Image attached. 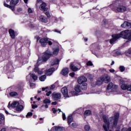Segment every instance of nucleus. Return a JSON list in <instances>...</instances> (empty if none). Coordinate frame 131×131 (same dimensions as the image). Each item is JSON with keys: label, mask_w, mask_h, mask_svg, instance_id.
<instances>
[{"label": "nucleus", "mask_w": 131, "mask_h": 131, "mask_svg": "<svg viewBox=\"0 0 131 131\" xmlns=\"http://www.w3.org/2000/svg\"><path fill=\"white\" fill-rule=\"evenodd\" d=\"M102 81L105 83H108L110 82V77L107 74H105L101 77Z\"/></svg>", "instance_id": "nucleus-10"}, {"label": "nucleus", "mask_w": 131, "mask_h": 131, "mask_svg": "<svg viewBox=\"0 0 131 131\" xmlns=\"http://www.w3.org/2000/svg\"><path fill=\"white\" fill-rule=\"evenodd\" d=\"M24 108V106H23V105H20L18 106L16 108V111H22V110H23V108Z\"/></svg>", "instance_id": "nucleus-30"}, {"label": "nucleus", "mask_w": 131, "mask_h": 131, "mask_svg": "<svg viewBox=\"0 0 131 131\" xmlns=\"http://www.w3.org/2000/svg\"><path fill=\"white\" fill-rule=\"evenodd\" d=\"M103 82H103V80L102 79V78L100 77V78L97 80V81L96 82V84H97L98 85H100V84H102L103 83Z\"/></svg>", "instance_id": "nucleus-28"}, {"label": "nucleus", "mask_w": 131, "mask_h": 131, "mask_svg": "<svg viewBox=\"0 0 131 131\" xmlns=\"http://www.w3.org/2000/svg\"><path fill=\"white\" fill-rule=\"evenodd\" d=\"M69 72V70H68V68H64L62 70L61 74H62V75H63L64 76H66V75L68 74Z\"/></svg>", "instance_id": "nucleus-17"}, {"label": "nucleus", "mask_w": 131, "mask_h": 131, "mask_svg": "<svg viewBox=\"0 0 131 131\" xmlns=\"http://www.w3.org/2000/svg\"><path fill=\"white\" fill-rule=\"evenodd\" d=\"M9 33L11 37L14 39L15 38V31H14V30L12 29H9Z\"/></svg>", "instance_id": "nucleus-19"}, {"label": "nucleus", "mask_w": 131, "mask_h": 131, "mask_svg": "<svg viewBox=\"0 0 131 131\" xmlns=\"http://www.w3.org/2000/svg\"><path fill=\"white\" fill-rule=\"evenodd\" d=\"M39 42L41 44V46L42 48H45V47H46L48 45V38H41L39 40Z\"/></svg>", "instance_id": "nucleus-12"}, {"label": "nucleus", "mask_w": 131, "mask_h": 131, "mask_svg": "<svg viewBox=\"0 0 131 131\" xmlns=\"http://www.w3.org/2000/svg\"><path fill=\"white\" fill-rule=\"evenodd\" d=\"M41 4V0H37V3L36 4V7H38V4Z\"/></svg>", "instance_id": "nucleus-39"}, {"label": "nucleus", "mask_w": 131, "mask_h": 131, "mask_svg": "<svg viewBox=\"0 0 131 131\" xmlns=\"http://www.w3.org/2000/svg\"><path fill=\"white\" fill-rule=\"evenodd\" d=\"M24 1L25 4H27V3H28V0H24Z\"/></svg>", "instance_id": "nucleus-60"}, {"label": "nucleus", "mask_w": 131, "mask_h": 131, "mask_svg": "<svg viewBox=\"0 0 131 131\" xmlns=\"http://www.w3.org/2000/svg\"><path fill=\"white\" fill-rule=\"evenodd\" d=\"M77 81L79 84H83V83H85L88 81V79L85 77L82 76L78 78Z\"/></svg>", "instance_id": "nucleus-7"}, {"label": "nucleus", "mask_w": 131, "mask_h": 131, "mask_svg": "<svg viewBox=\"0 0 131 131\" xmlns=\"http://www.w3.org/2000/svg\"><path fill=\"white\" fill-rule=\"evenodd\" d=\"M55 88H56V86L55 85V84H53L51 86L50 89L54 90V89H55Z\"/></svg>", "instance_id": "nucleus-47"}, {"label": "nucleus", "mask_w": 131, "mask_h": 131, "mask_svg": "<svg viewBox=\"0 0 131 131\" xmlns=\"http://www.w3.org/2000/svg\"><path fill=\"white\" fill-rule=\"evenodd\" d=\"M57 104V102L55 101V102H52V105H56Z\"/></svg>", "instance_id": "nucleus-58"}, {"label": "nucleus", "mask_w": 131, "mask_h": 131, "mask_svg": "<svg viewBox=\"0 0 131 131\" xmlns=\"http://www.w3.org/2000/svg\"><path fill=\"white\" fill-rule=\"evenodd\" d=\"M119 115H117V116L115 117H112L110 118L109 121L107 120L105 116H103V119L104 122L103 124V128L104 131H109V125H110V123H112V125L113 127H116L117 126V123L118 121V117Z\"/></svg>", "instance_id": "nucleus-1"}, {"label": "nucleus", "mask_w": 131, "mask_h": 131, "mask_svg": "<svg viewBox=\"0 0 131 131\" xmlns=\"http://www.w3.org/2000/svg\"><path fill=\"white\" fill-rule=\"evenodd\" d=\"M123 28H131V23L127 21H124L123 24L121 25Z\"/></svg>", "instance_id": "nucleus-14"}, {"label": "nucleus", "mask_w": 131, "mask_h": 131, "mask_svg": "<svg viewBox=\"0 0 131 131\" xmlns=\"http://www.w3.org/2000/svg\"><path fill=\"white\" fill-rule=\"evenodd\" d=\"M92 114V111L90 110H86L84 113V116L86 117V116H90Z\"/></svg>", "instance_id": "nucleus-23"}, {"label": "nucleus", "mask_w": 131, "mask_h": 131, "mask_svg": "<svg viewBox=\"0 0 131 131\" xmlns=\"http://www.w3.org/2000/svg\"><path fill=\"white\" fill-rule=\"evenodd\" d=\"M20 105V103L18 101H14L13 102L11 105V102H9L8 105V108L9 109H11V108H16V107H17Z\"/></svg>", "instance_id": "nucleus-9"}, {"label": "nucleus", "mask_w": 131, "mask_h": 131, "mask_svg": "<svg viewBox=\"0 0 131 131\" xmlns=\"http://www.w3.org/2000/svg\"><path fill=\"white\" fill-rule=\"evenodd\" d=\"M46 89H48V87H46V88H42V92H45V91H46Z\"/></svg>", "instance_id": "nucleus-59"}, {"label": "nucleus", "mask_w": 131, "mask_h": 131, "mask_svg": "<svg viewBox=\"0 0 131 131\" xmlns=\"http://www.w3.org/2000/svg\"><path fill=\"white\" fill-rule=\"evenodd\" d=\"M75 91H76L77 93H80V92H81V87H80V85H76L75 88Z\"/></svg>", "instance_id": "nucleus-22"}, {"label": "nucleus", "mask_w": 131, "mask_h": 131, "mask_svg": "<svg viewBox=\"0 0 131 131\" xmlns=\"http://www.w3.org/2000/svg\"><path fill=\"white\" fill-rule=\"evenodd\" d=\"M42 106H43V108L45 109H47V108H49V105H48V104H43Z\"/></svg>", "instance_id": "nucleus-46"}, {"label": "nucleus", "mask_w": 131, "mask_h": 131, "mask_svg": "<svg viewBox=\"0 0 131 131\" xmlns=\"http://www.w3.org/2000/svg\"><path fill=\"white\" fill-rule=\"evenodd\" d=\"M55 32H57L58 33H61V32H60L59 30L56 29L54 30Z\"/></svg>", "instance_id": "nucleus-56"}, {"label": "nucleus", "mask_w": 131, "mask_h": 131, "mask_svg": "<svg viewBox=\"0 0 131 131\" xmlns=\"http://www.w3.org/2000/svg\"><path fill=\"white\" fill-rule=\"evenodd\" d=\"M28 12L29 13H32V9H31L30 8H28Z\"/></svg>", "instance_id": "nucleus-54"}, {"label": "nucleus", "mask_w": 131, "mask_h": 131, "mask_svg": "<svg viewBox=\"0 0 131 131\" xmlns=\"http://www.w3.org/2000/svg\"><path fill=\"white\" fill-rule=\"evenodd\" d=\"M34 71L35 72H37L39 75H41V74H43V71L42 70H39L38 67H35V68L34 69Z\"/></svg>", "instance_id": "nucleus-18"}, {"label": "nucleus", "mask_w": 131, "mask_h": 131, "mask_svg": "<svg viewBox=\"0 0 131 131\" xmlns=\"http://www.w3.org/2000/svg\"><path fill=\"white\" fill-rule=\"evenodd\" d=\"M47 78V76L45 75L41 76L39 78V79L40 81H45Z\"/></svg>", "instance_id": "nucleus-27"}, {"label": "nucleus", "mask_w": 131, "mask_h": 131, "mask_svg": "<svg viewBox=\"0 0 131 131\" xmlns=\"http://www.w3.org/2000/svg\"><path fill=\"white\" fill-rule=\"evenodd\" d=\"M130 30H126L125 31H122L119 34H115L112 35L113 38L111 39L110 41V43H113L115 42L118 38H120V37H122L123 38H127L128 37V34L130 33Z\"/></svg>", "instance_id": "nucleus-2"}, {"label": "nucleus", "mask_w": 131, "mask_h": 131, "mask_svg": "<svg viewBox=\"0 0 131 131\" xmlns=\"http://www.w3.org/2000/svg\"><path fill=\"white\" fill-rule=\"evenodd\" d=\"M71 93L73 96H75V95H76V92L75 91H72Z\"/></svg>", "instance_id": "nucleus-52"}, {"label": "nucleus", "mask_w": 131, "mask_h": 131, "mask_svg": "<svg viewBox=\"0 0 131 131\" xmlns=\"http://www.w3.org/2000/svg\"><path fill=\"white\" fill-rule=\"evenodd\" d=\"M52 111L53 113H54L55 114L56 112H57L58 110H56V108H52Z\"/></svg>", "instance_id": "nucleus-40"}, {"label": "nucleus", "mask_w": 131, "mask_h": 131, "mask_svg": "<svg viewBox=\"0 0 131 131\" xmlns=\"http://www.w3.org/2000/svg\"><path fill=\"white\" fill-rule=\"evenodd\" d=\"M52 56H53V54H52L51 51H50V50H47L44 53V54L42 57V62H46V61H48Z\"/></svg>", "instance_id": "nucleus-4"}, {"label": "nucleus", "mask_w": 131, "mask_h": 131, "mask_svg": "<svg viewBox=\"0 0 131 131\" xmlns=\"http://www.w3.org/2000/svg\"><path fill=\"white\" fill-rule=\"evenodd\" d=\"M40 111H41V112L45 111V108L43 107V106H41L40 107Z\"/></svg>", "instance_id": "nucleus-49"}, {"label": "nucleus", "mask_w": 131, "mask_h": 131, "mask_svg": "<svg viewBox=\"0 0 131 131\" xmlns=\"http://www.w3.org/2000/svg\"><path fill=\"white\" fill-rule=\"evenodd\" d=\"M87 85L88 84H86V83H83L81 87V90H82L83 91L86 90L88 89Z\"/></svg>", "instance_id": "nucleus-26"}, {"label": "nucleus", "mask_w": 131, "mask_h": 131, "mask_svg": "<svg viewBox=\"0 0 131 131\" xmlns=\"http://www.w3.org/2000/svg\"><path fill=\"white\" fill-rule=\"evenodd\" d=\"M70 67H71V70H72L73 71L76 72L77 71V70H78V68L75 67V66H74L73 63H72L71 64Z\"/></svg>", "instance_id": "nucleus-21"}, {"label": "nucleus", "mask_w": 131, "mask_h": 131, "mask_svg": "<svg viewBox=\"0 0 131 131\" xmlns=\"http://www.w3.org/2000/svg\"><path fill=\"white\" fill-rule=\"evenodd\" d=\"M62 119L63 120H65V119H66V115L64 113H62Z\"/></svg>", "instance_id": "nucleus-43"}, {"label": "nucleus", "mask_w": 131, "mask_h": 131, "mask_svg": "<svg viewBox=\"0 0 131 131\" xmlns=\"http://www.w3.org/2000/svg\"><path fill=\"white\" fill-rule=\"evenodd\" d=\"M35 108H37V105H32L33 109H35Z\"/></svg>", "instance_id": "nucleus-57"}, {"label": "nucleus", "mask_w": 131, "mask_h": 131, "mask_svg": "<svg viewBox=\"0 0 131 131\" xmlns=\"http://www.w3.org/2000/svg\"><path fill=\"white\" fill-rule=\"evenodd\" d=\"M111 65H112H112H114V61H113L112 62Z\"/></svg>", "instance_id": "nucleus-62"}, {"label": "nucleus", "mask_w": 131, "mask_h": 131, "mask_svg": "<svg viewBox=\"0 0 131 131\" xmlns=\"http://www.w3.org/2000/svg\"><path fill=\"white\" fill-rule=\"evenodd\" d=\"M39 62H40V60H39V59H38L37 64H38V63H39Z\"/></svg>", "instance_id": "nucleus-63"}, {"label": "nucleus", "mask_w": 131, "mask_h": 131, "mask_svg": "<svg viewBox=\"0 0 131 131\" xmlns=\"http://www.w3.org/2000/svg\"><path fill=\"white\" fill-rule=\"evenodd\" d=\"M5 123V117L3 115H0V124Z\"/></svg>", "instance_id": "nucleus-24"}, {"label": "nucleus", "mask_w": 131, "mask_h": 131, "mask_svg": "<svg viewBox=\"0 0 131 131\" xmlns=\"http://www.w3.org/2000/svg\"><path fill=\"white\" fill-rule=\"evenodd\" d=\"M87 66H93V62L91 61H89L86 63Z\"/></svg>", "instance_id": "nucleus-38"}, {"label": "nucleus", "mask_w": 131, "mask_h": 131, "mask_svg": "<svg viewBox=\"0 0 131 131\" xmlns=\"http://www.w3.org/2000/svg\"><path fill=\"white\" fill-rule=\"evenodd\" d=\"M30 86H34V85H35V84L33 83H30Z\"/></svg>", "instance_id": "nucleus-55"}, {"label": "nucleus", "mask_w": 131, "mask_h": 131, "mask_svg": "<svg viewBox=\"0 0 131 131\" xmlns=\"http://www.w3.org/2000/svg\"><path fill=\"white\" fill-rule=\"evenodd\" d=\"M72 121H73V118H72V116H69V117H68V122L69 124H70V123H71Z\"/></svg>", "instance_id": "nucleus-31"}, {"label": "nucleus", "mask_w": 131, "mask_h": 131, "mask_svg": "<svg viewBox=\"0 0 131 131\" xmlns=\"http://www.w3.org/2000/svg\"><path fill=\"white\" fill-rule=\"evenodd\" d=\"M43 103L44 104H50L51 103V100L49 99H46L43 100Z\"/></svg>", "instance_id": "nucleus-33"}, {"label": "nucleus", "mask_w": 131, "mask_h": 131, "mask_svg": "<svg viewBox=\"0 0 131 131\" xmlns=\"http://www.w3.org/2000/svg\"><path fill=\"white\" fill-rule=\"evenodd\" d=\"M126 7L122 5L118 6L116 7V9H115V12L117 13H124V12H126Z\"/></svg>", "instance_id": "nucleus-5"}, {"label": "nucleus", "mask_w": 131, "mask_h": 131, "mask_svg": "<svg viewBox=\"0 0 131 131\" xmlns=\"http://www.w3.org/2000/svg\"><path fill=\"white\" fill-rule=\"evenodd\" d=\"M101 92H96V94H97L98 95H99V94H100Z\"/></svg>", "instance_id": "nucleus-64"}, {"label": "nucleus", "mask_w": 131, "mask_h": 131, "mask_svg": "<svg viewBox=\"0 0 131 131\" xmlns=\"http://www.w3.org/2000/svg\"><path fill=\"white\" fill-rule=\"evenodd\" d=\"M39 10L42 11L43 12H46L48 10V8L47 7V4L46 3H42L39 7Z\"/></svg>", "instance_id": "nucleus-13"}, {"label": "nucleus", "mask_w": 131, "mask_h": 131, "mask_svg": "<svg viewBox=\"0 0 131 131\" xmlns=\"http://www.w3.org/2000/svg\"><path fill=\"white\" fill-rule=\"evenodd\" d=\"M55 129V131H62L63 130V128L62 127L60 126H54L52 127V130Z\"/></svg>", "instance_id": "nucleus-20"}, {"label": "nucleus", "mask_w": 131, "mask_h": 131, "mask_svg": "<svg viewBox=\"0 0 131 131\" xmlns=\"http://www.w3.org/2000/svg\"><path fill=\"white\" fill-rule=\"evenodd\" d=\"M110 72H111V73H114V72H115V70H114V69H110Z\"/></svg>", "instance_id": "nucleus-53"}, {"label": "nucleus", "mask_w": 131, "mask_h": 131, "mask_svg": "<svg viewBox=\"0 0 131 131\" xmlns=\"http://www.w3.org/2000/svg\"><path fill=\"white\" fill-rule=\"evenodd\" d=\"M39 20L42 23H48V18L43 15H41L39 16Z\"/></svg>", "instance_id": "nucleus-15"}, {"label": "nucleus", "mask_w": 131, "mask_h": 131, "mask_svg": "<svg viewBox=\"0 0 131 131\" xmlns=\"http://www.w3.org/2000/svg\"><path fill=\"white\" fill-rule=\"evenodd\" d=\"M28 116H32V113L31 112L28 113L27 115H26V117H28Z\"/></svg>", "instance_id": "nucleus-42"}, {"label": "nucleus", "mask_w": 131, "mask_h": 131, "mask_svg": "<svg viewBox=\"0 0 131 131\" xmlns=\"http://www.w3.org/2000/svg\"><path fill=\"white\" fill-rule=\"evenodd\" d=\"M59 59H55L54 60V63H53V65H56L57 64H59Z\"/></svg>", "instance_id": "nucleus-36"}, {"label": "nucleus", "mask_w": 131, "mask_h": 131, "mask_svg": "<svg viewBox=\"0 0 131 131\" xmlns=\"http://www.w3.org/2000/svg\"><path fill=\"white\" fill-rule=\"evenodd\" d=\"M128 87V85H127L126 84H122L121 86V88L122 90H123L124 91H125L126 90H127Z\"/></svg>", "instance_id": "nucleus-29"}, {"label": "nucleus", "mask_w": 131, "mask_h": 131, "mask_svg": "<svg viewBox=\"0 0 131 131\" xmlns=\"http://www.w3.org/2000/svg\"><path fill=\"white\" fill-rule=\"evenodd\" d=\"M59 53V48H57L53 49V55L57 56Z\"/></svg>", "instance_id": "nucleus-25"}, {"label": "nucleus", "mask_w": 131, "mask_h": 131, "mask_svg": "<svg viewBox=\"0 0 131 131\" xmlns=\"http://www.w3.org/2000/svg\"><path fill=\"white\" fill-rule=\"evenodd\" d=\"M31 76L32 78V79L34 80V81L37 80L38 77L35 74H31Z\"/></svg>", "instance_id": "nucleus-32"}, {"label": "nucleus", "mask_w": 131, "mask_h": 131, "mask_svg": "<svg viewBox=\"0 0 131 131\" xmlns=\"http://www.w3.org/2000/svg\"><path fill=\"white\" fill-rule=\"evenodd\" d=\"M62 97L61 93L54 92L52 94V99L54 101H58L60 100Z\"/></svg>", "instance_id": "nucleus-6"}, {"label": "nucleus", "mask_w": 131, "mask_h": 131, "mask_svg": "<svg viewBox=\"0 0 131 131\" xmlns=\"http://www.w3.org/2000/svg\"><path fill=\"white\" fill-rule=\"evenodd\" d=\"M55 71V68H52L51 69H49L48 70H47L46 72V75H52L53 74V73Z\"/></svg>", "instance_id": "nucleus-16"}, {"label": "nucleus", "mask_w": 131, "mask_h": 131, "mask_svg": "<svg viewBox=\"0 0 131 131\" xmlns=\"http://www.w3.org/2000/svg\"><path fill=\"white\" fill-rule=\"evenodd\" d=\"M17 93L15 92H11L10 93V95L11 96V97H14L15 96H17Z\"/></svg>", "instance_id": "nucleus-37"}, {"label": "nucleus", "mask_w": 131, "mask_h": 131, "mask_svg": "<svg viewBox=\"0 0 131 131\" xmlns=\"http://www.w3.org/2000/svg\"><path fill=\"white\" fill-rule=\"evenodd\" d=\"M0 131H6V128H2Z\"/></svg>", "instance_id": "nucleus-61"}, {"label": "nucleus", "mask_w": 131, "mask_h": 131, "mask_svg": "<svg viewBox=\"0 0 131 131\" xmlns=\"http://www.w3.org/2000/svg\"><path fill=\"white\" fill-rule=\"evenodd\" d=\"M70 76H71V77H74V75H75V73L74 72L71 73L69 74Z\"/></svg>", "instance_id": "nucleus-44"}, {"label": "nucleus", "mask_w": 131, "mask_h": 131, "mask_svg": "<svg viewBox=\"0 0 131 131\" xmlns=\"http://www.w3.org/2000/svg\"><path fill=\"white\" fill-rule=\"evenodd\" d=\"M61 92L64 98H69V95H68V89L67 87L62 88L61 90Z\"/></svg>", "instance_id": "nucleus-8"}, {"label": "nucleus", "mask_w": 131, "mask_h": 131, "mask_svg": "<svg viewBox=\"0 0 131 131\" xmlns=\"http://www.w3.org/2000/svg\"><path fill=\"white\" fill-rule=\"evenodd\" d=\"M127 91H129L130 92H131V85H128Z\"/></svg>", "instance_id": "nucleus-51"}, {"label": "nucleus", "mask_w": 131, "mask_h": 131, "mask_svg": "<svg viewBox=\"0 0 131 131\" xmlns=\"http://www.w3.org/2000/svg\"><path fill=\"white\" fill-rule=\"evenodd\" d=\"M48 43L49 46H52L53 45V42L51 41H49V39H48Z\"/></svg>", "instance_id": "nucleus-50"}, {"label": "nucleus", "mask_w": 131, "mask_h": 131, "mask_svg": "<svg viewBox=\"0 0 131 131\" xmlns=\"http://www.w3.org/2000/svg\"><path fill=\"white\" fill-rule=\"evenodd\" d=\"M45 14L47 16V17H48V18H51V15L50 14V12H46Z\"/></svg>", "instance_id": "nucleus-41"}, {"label": "nucleus", "mask_w": 131, "mask_h": 131, "mask_svg": "<svg viewBox=\"0 0 131 131\" xmlns=\"http://www.w3.org/2000/svg\"><path fill=\"white\" fill-rule=\"evenodd\" d=\"M72 126L73 127H76V126H77V124H76V123H73L72 124Z\"/></svg>", "instance_id": "nucleus-45"}, {"label": "nucleus", "mask_w": 131, "mask_h": 131, "mask_svg": "<svg viewBox=\"0 0 131 131\" xmlns=\"http://www.w3.org/2000/svg\"><path fill=\"white\" fill-rule=\"evenodd\" d=\"M19 3V0H11L10 3V5H8L4 2V6L6 7V8H9L12 11H15V6Z\"/></svg>", "instance_id": "nucleus-3"}, {"label": "nucleus", "mask_w": 131, "mask_h": 131, "mask_svg": "<svg viewBox=\"0 0 131 131\" xmlns=\"http://www.w3.org/2000/svg\"><path fill=\"white\" fill-rule=\"evenodd\" d=\"M51 94H52V91H49L47 93L46 96H47V97H49L50 95H51Z\"/></svg>", "instance_id": "nucleus-48"}, {"label": "nucleus", "mask_w": 131, "mask_h": 131, "mask_svg": "<svg viewBox=\"0 0 131 131\" xmlns=\"http://www.w3.org/2000/svg\"><path fill=\"white\" fill-rule=\"evenodd\" d=\"M84 129L87 131L90 130V129H91V127H90V125H85L84 126Z\"/></svg>", "instance_id": "nucleus-34"}, {"label": "nucleus", "mask_w": 131, "mask_h": 131, "mask_svg": "<svg viewBox=\"0 0 131 131\" xmlns=\"http://www.w3.org/2000/svg\"><path fill=\"white\" fill-rule=\"evenodd\" d=\"M117 89H118V86L113 84V83H110L107 86V90H111L113 92Z\"/></svg>", "instance_id": "nucleus-11"}, {"label": "nucleus", "mask_w": 131, "mask_h": 131, "mask_svg": "<svg viewBox=\"0 0 131 131\" xmlns=\"http://www.w3.org/2000/svg\"><path fill=\"white\" fill-rule=\"evenodd\" d=\"M119 69H120L121 72H123V71H124V70H125V68L124 66H121L119 67Z\"/></svg>", "instance_id": "nucleus-35"}]
</instances>
